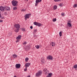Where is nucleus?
Returning a JSON list of instances; mask_svg holds the SVG:
<instances>
[{
    "mask_svg": "<svg viewBox=\"0 0 77 77\" xmlns=\"http://www.w3.org/2000/svg\"><path fill=\"white\" fill-rule=\"evenodd\" d=\"M30 65V63H26L25 65V67L27 68V67H29Z\"/></svg>",
    "mask_w": 77,
    "mask_h": 77,
    "instance_id": "11",
    "label": "nucleus"
},
{
    "mask_svg": "<svg viewBox=\"0 0 77 77\" xmlns=\"http://www.w3.org/2000/svg\"><path fill=\"white\" fill-rule=\"evenodd\" d=\"M41 62L42 63H44V62H45V60L44 58H42Z\"/></svg>",
    "mask_w": 77,
    "mask_h": 77,
    "instance_id": "15",
    "label": "nucleus"
},
{
    "mask_svg": "<svg viewBox=\"0 0 77 77\" xmlns=\"http://www.w3.org/2000/svg\"><path fill=\"white\" fill-rule=\"evenodd\" d=\"M44 73L45 74V75H47V74H48V71L47 70V68H45L43 69V70Z\"/></svg>",
    "mask_w": 77,
    "mask_h": 77,
    "instance_id": "4",
    "label": "nucleus"
},
{
    "mask_svg": "<svg viewBox=\"0 0 77 77\" xmlns=\"http://www.w3.org/2000/svg\"><path fill=\"white\" fill-rule=\"evenodd\" d=\"M51 75H52V73H50L46 77H51Z\"/></svg>",
    "mask_w": 77,
    "mask_h": 77,
    "instance_id": "18",
    "label": "nucleus"
},
{
    "mask_svg": "<svg viewBox=\"0 0 77 77\" xmlns=\"http://www.w3.org/2000/svg\"><path fill=\"white\" fill-rule=\"evenodd\" d=\"M35 47L37 49H39V47H40V46H39V45H37L35 46Z\"/></svg>",
    "mask_w": 77,
    "mask_h": 77,
    "instance_id": "19",
    "label": "nucleus"
},
{
    "mask_svg": "<svg viewBox=\"0 0 77 77\" xmlns=\"http://www.w3.org/2000/svg\"><path fill=\"white\" fill-rule=\"evenodd\" d=\"M30 29H32V28H33V27H32V26H31L30 27Z\"/></svg>",
    "mask_w": 77,
    "mask_h": 77,
    "instance_id": "38",
    "label": "nucleus"
},
{
    "mask_svg": "<svg viewBox=\"0 0 77 77\" xmlns=\"http://www.w3.org/2000/svg\"><path fill=\"white\" fill-rule=\"evenodd\" d=\"M5 7L2 6H1V7H0V10L1 11H2L3 12H4V11H5Z\"/></svg>",
    "mask_w": 77,
    "mask_h": 77,
    "instance_id": "9",
    "label": "nucleus"
},
{
    "mask_svg": "<svg viewBox=\"0 0 77 77\" xmlns=\"http://www.w3.org/2000/svg\"><path fill=\"white\" fill-rule=\"evenodd\" d=\"M22 30L23 31H25V29L24 28H22Z\"/></svg>",
    "mask_w": 77,
    "mask_h": 77,
    "instance_id": "32",
    "label": "nucleus"
},
{
    "mask_svg": "<svg viewBox=\"0 0 77 77\" xmlns=\"http://www.w3.org/2000/svg\"><path fill=\"white\" fill-rule=\"evenodd\" d=\"M56 9H57V6L55 5L54 7V10H56Z\"/></svg>",
    "mask_w": 77,
    "mask_h": 77,
    "instance_id": "23",
    "label": "nucleus"
},
{
    "mask_svg": "<svg viewBox=\"0 0 77 77\" xmlns=\"http://www.w3.org/2000/svg\"><path fill=\"white\" fill-rule=\"evenodd\" d=\"M42 74V71L41 70L38 71V72L36 73V76L39 77Z\"/></svg>",
    "mask_w": 77,
    "mask_h": 77,
    "instance_id": "2",
    "label": "nucleus"
},
{
    "mask_svg": "<svg viewBox=\"0 0 77 77\" xmlns=\"http://www.w3.org/2000/svg\"><path fill=\"white\" fill-rule=\"evenodd\" d=\"M31 15V14H26L24 16V17L25 18V20H26L27 18H29L30 17L29 16Z\"/></svg>",
    "mask_w": 77,
    "mask_h": 77,
    "instance_id": "3",
    "label": "nucleus"
},
{
    "mask_svg": "<svg viewBox=\"0 0 77 77\" xmlns=\"http://www.w3.org/2000/svg\"><path fill=\"white\" fill-rule=\"evenodd\" d=\"M59 34L60 35V36H62V32H60Z\"/></svg>",
    "mask_w": 77,
    "mask_h": 77,
    "instance_id": "26",
    "label": "nucleus"
},
{
    "mask_svg": "<svg viewBox=\"0 0 77 77\" xmlns=\"http://www.w3.org/2000/svg\"><path fill=\"white\" fill-rule=\"evenodd\" d=\"M77 65H75L73 66V68H72V69L73 70H77Z\"/></svg>",
    "mask_w": 77,
    "mask_h": 77,
    "instance_id": "10",
    "label": "nucleus"
},
{
    "mask_svg": "<svg viewBox=\"0 0 77 77\" xmlns=\"http://www.w3.org/2000/svg\"><path fill=\"white\" fill-rule=\"evenodd\" d=\"M19 41V40H17V41H16V42H18Z\"/></svg>",
    "mask_w": 77,
    "mask_h": 77,
    "instance_id": "40",
    "label": "nucleus"
},
{
    "mask_svg": "<svg viewBox=\"0 0 77 77\" xmlns=\"http://www.w3.org/2000/svg\"><path fill=\"white\" fill-rule=\"evenodd\" d=\"M2 22H3V20H0V23H2Z\"/></svg>",
    "mask_w": 77,
    "mask_h": 77,
    "instance_id": "39",
    "label": "nucleus"
},
{
    "mask_svg": "<svg viewBox=\"0 0 77 77\" xmlns=\"http://www.w3.org/2000/svg\"><path fill=\"white\" fill-rule=\"evenodd\" d=\"M73 8H76V7H77V4H75L73 6Z\"/></svg>",
    "mask_w": 77,
    "mask_h": 77,
    "instance_id": "24",
    "label": "nucleus"
},
{
    "mask_svg": "<svg viewBox=\"0 0 77 77\" xmlns=\"http://www.w3.org/2000/svg\"><path fill=\"white\" fill-rule=\"evenodd\" d=\"M21 36L20 35H19L16 38L18 40V39H20L21 37Z\"/></svg>",
    "mask_w": 77,
    "mask_h": 77,
    "instance_id": "16",
    "label": "nucleus"
},
{
    "mask_svg": "<svg viewBox=\"0 0 77 77\" xmlns=\"http://www.w3.org/2000/svg\"><path fill=\"white\" fill-rule=\"evenodd\" d=\"M64 15H65V14L64 13H61V15H62V16H64Z\"/></svg>",
    "mask_w": 77,
    "mask_h": 77,
    "instance_id": "34",
    "label": "nucleus"
},
{
    "mask_svg": "<svg viewBox=\"0 0 77 77\" xmlns=\"http://www.w3.org/2000/svg\"><path fill=\"white\" fill-rule=\"evenodd\" d=\"M27 44V42H24L23 43V45H24V44Z\"/></svg>",
    "mask_w": 77,
    "mask_h": 77,
    "instance_id": "33",
    "label": "nucleus"
},
{
    "mask_svg": "<svg viewBox=\"0 0 77 77\" xmlns=\"http://www.w3.org/2000/svg\"><path fill=\"white\" fill-rule=\"evenodd\" d=\"M60 0H54V2H60Z\"/></svg>",
    "mask_w": 77,
    "mask_h": 77,
    "instance_id": "30",
    "label": "nucleus"
},
{
    "mask_svg": "<svg viewBox=\"0 0 77 77\" xmlns=\"http://www.w3.org/2000/svg\"><path fill=\"white\" fill-rule=\"evenodd\" d=\"M71 22H72L71 20H69L68 22L67 23H69L70 24H71Z\"/></svg>",
    "mask_w": 77,
    "mask_h": 77,
    "instance_id": "28",
    "label": "nucleus"
},
{
    "mask_svg": "<svg viewBox=\"0 0 77 77\" xmlns=\"http://www.w3.org/2000/svg\"><path fill=\"white\" fill-rule=\"evenodd\" d=\"M15 28L16 29H20V25L19 24H16L15 25Z\"/></svg>",
    "mask_w": 77,
    "mask_h": 77,
    "instance_id": "8",
    "label": "nucleus"
},
{
    "mask_svg": "<svg viewBox=\"0 0 77 77\" xmlns=\"http://www.w3.org/2000/svg\"><path fill=\"white\" fill-rule=\"evenodd\" d=\"M1 12L0 11V13ZM1 14H0V17H1Z\"/></svg>",
    "mask_w": 77,
    "mask_h": 77,
    "instance_id": "41",
    "label": "nucleus"
},
{
    "mask_svg": "<svg viewBox=\"0 0 77 77\" xmlns=\"http://www.w3.org/2000/svg\"><path fill=\"white\" fill-rule=\"evenodd\" d=\"M42 1V0H36L35 1V6H36L37 5H38V3H39L41 2Z\"/></svg>",
    "mask_w": 77,
    "mask_h": 77,
    "instance_id": "7",
    "label": "nucleus"
},
{
    "mask_svg": "<svg viewBox=\"0 0 77 77\" xmlns=\"http://www.w3.org/2000/svg\"><path fill=\"white\" fill-rule=\"evenodd\" d=\"M47 58L48 60H52L53 57H52V56L51 55H49L47 57Z\"/></svg>",
    "mask_w": 77,
    "mask_h": 77,
    "instance_id": "5",
    "label": "nucleus"
},
{
    "mask_svg": "<svg viewBox=\"0 0 77 77\" xmlns=\"http://www.w3.org/2000/svg\"><path fill=\"white\" fill-rule=\"evenodd\" d=\"M34 24V25H35V26H41L42 25L41 24L38 23V22H34L33 23Z\"/></svg>",
    "mask_w": 77,
    "mask_h": 77,
    "instance_id": "6",
    "label": "nucleus"
},
{
    "mask_svg": "<svg viewBox=\"0 0 77 77\" xmlns=\"http://www.w3.org/2000/svg\"><path fill=\"white\" fill-rule=\"evenodd\" d=\"M17 9L16 7H14L13 8V9L14 10H16V9Z\"/></svg>",
    "mask_w": 77,
    "mask_h": 77,
    "instance_id": "31",
    "label": "nucleus"
},
{
    "mask_svg": "<svg viewBox=\"0 0 77 77\" xmlns=\"http://www.w3.org/2000/svg\"><path fill=\"white\" fill-rule=\"evenodd\" d=\"M26 48L27 50H29V49H30V46H27L26 47Z\"/></svg>",
    "mask_w": 77,
    "mask_h": 77,
    "instance_id": "21",
    "label": "nucleus"
},
{
    "mask_svg": "<svg viewBox=\"0 0 77 77\" xmlns=\"http://www.w3.org/2000/svg\"><path fill=\"white\" fill-rule=\"evenodd\" d=\"M13 6H17V3H18V2L16 1H12L11 2Z\"/></svg>",
    "mask_w": 77,
    "mask_h": 77,
    "instance_id": "1",
    "label": "nucleus"
},
{
    "mask_svg": "<svg viewBox=\"0 0 77 77\" xmlns=\"http://www.w3.org/2000/svg\"><path fill=\"white\" fill-rule=\"evenodd\" d=\"M37 31V29H35L34 30V33H35Z\"/></svg>",
    "mask_w": 77,
    "mask_h": 77,
    "instance_id": "29",
    "label": "nucleus"
},
{
    "mask_svg": "<svg viewBox=\"0 0 77 77\" xmlns=\"http://www.w3.org/2000/svg\"><path fill=\"white\" fill-rule=\"evenodd\" d=\"M56 21V18H55L53 19V22H55V21Z\"/></svg>",
    "mask_w": 77,
    "mask_h": 77,
    "instance_id": "27",
    "label": "nucleus"
},
{
    "mask_svg": "<svg viewBox=\"0 0 77 77\" xmlns=\"http://www.w3.org/2000/svg\"><path fill=\"white\" fill-rule=\"evenodd\" d=\"M17 57V55L15 54H14L13 55V57L14 58H15Z\"/></svg>",
    "mask_w": 77,
    "mask_h": 77,
    "instance_id": "20",
    "label": "nucleus"
},
{
    "mask_svg": "<svg viewBox=\"0 0 77 77\" xmlns=\"http://www.w3.org/2000/svg\"><path fill=\"white\" fill-rule=\"evenodd\" d=\"M17 29L15 30V31L16 32H18L19 31V29L17 28Z\"/></svg>",
    "mask_w": 77,
    "mask_h": 77,
    "instance_id": "22",
    "label": "nucleus"
},
{
    "mask_svg": "<svg viewBox=\"0 0 77 77\" xmlns=\"http://www.w3.org/2000/svg\"><path fill=\"white\" fill-rule=\"evenodd\" d=\"M24 71H27V67H26L25 69L24 70Z\"/></svg>",
    "mask_w": 77,
    "mask_h": 77,
    "instance_id": "36",
    "label": "nucleus"
},
{
    "mask_svg": "<svg viewBox=\"0 0 77 77\" xmlns=\"http://www.w3.org/2000/svg\"><path fill=\"white\" fill-rule=\"evenodd\" d=\"M67 26L68 27H71V24L69 23H67Z\"/></svg>",
    "mask_w": 77,
    "mask_h": 77,
    "instance_id": "17",
    "label": "nucleus"
},
{
    "mask_svg": "<svg viewBox=\"0 0 77 77\" xmlns=\"http://www.w3.org/2000/svg\"><path fill=\"white\" fill-rule=\"evenodd\" d=\"M14 77H17V76H16V75H14Z\"/></svg>",
    "mask_w": 77,
    "mask_h": 77,
    "instance_id": "42",
    "label": "nucleus"
},
{
    "mask_svg": "<svg viewBox=\"0 0 77 77\" xmlns=\"http://www.w3.org/2000/svg\"><path fill=\"white\" fill-rule=\"evenodd\" d=\"M51 45L52 47H54L55 46V43L53 42H52L51 43Z\"/></svg>",
    "mask_w": 77,
    "mask_h": 77,
    "instance_id": "13",
    "label": "nucleus"
},
{
    "mask_svg": "<svg viewBox=\"0 0 77 77\" xmlns=\"http://www.w3.org/2000/svg\"><path fill=\"white\" fill-rule=\"evenodd\" d=\"M21 10V11H25V9H22Z\"/></svg>",
    "mask_w": 77,
    "mask_h": 77,
    "instance_id": "37",
    "label": "nucleus"
},
{
    "mask_svg": "<svg viewBox=\"0 0 77 77\" xmlns=\"http://www.w3.org/2000/svg\"><path fill=\"white\" fill-rule=\"evenodd\" d=\"M5 10H6L7 11H9L10 10V8L8 7H5Z\"/></svg>",
    "mask_w": 77,
    "mask_h": 77,
    "instance_id": "14",
    "label": "nucleus"
},
{
    "mask_svg": "<svg viewBox=\"0 0 77 77\" xmlns=\"http://www.w3.org/2000/svg\"><path fill=\"white\" fill-rule=\"evenodd\" d=\"M26 62H27L29 60V58L28 57H26L25 59Z\"/></svg>",
    "mask_w": 77,
    "mask_h": 77,
    "instance_id": "25",
    "label": "nucleus"
},
{
    "mask_svg": "<svg viewBox=\"0 0 77 77\" xmlns=\"http://www.w3.org/2000/svg\"><path fill=\"white\" fill-rule=\"evenodd\" d=\"M59 6H62L63 5V4H61V3H60V4H59Z\"/></svg>",
    "mask_w": 77,
    "mask_h": 77,
    "instance_id": "35",
    "label": "nucleus"
},
{
    "mask_svg": "<svg viewBox=\"0 0 77 77\" xmlns=\"http://www.w3.org/2000/svg\"><path fill=\"white\" fill-rule=\"evenodd\" d=\"M21 65L20 64H16V68H20V66Z\"/></svg>",
    "mask_w": 77,
    "mask_h": 77,
    "instance_id": "12",
    "label": "nucleus"
}]
</instances>
